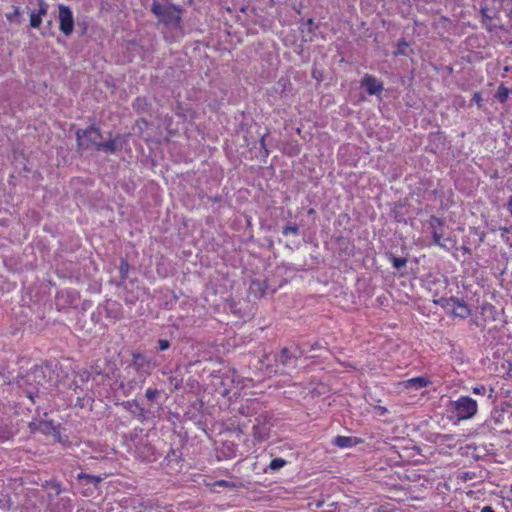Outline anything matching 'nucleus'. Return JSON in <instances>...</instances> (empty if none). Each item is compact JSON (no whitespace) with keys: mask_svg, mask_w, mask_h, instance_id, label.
<instances>
[{"mask_svg":"<svg viewBox=\"0 0 512 512\" xmlns=\"http://www.w3.org/2000/svg\"><path fill=\"white\" fill-rule=\"evenodd\" d=\"M45 382L46 369L39 365H34L25 372H19L14 379V383L24 391L33 403H35V398L39 397V387L44 386Z\"/></svg>","mask_w":512,"mask_h":512,"instance_id":"obj_1","label":"nucleus"},{"mask_svg":"<svg viewBox=\"0 0 512 512\" xmlns=\"http://www.w3.org/2000/svg\"><path fill=\"white\" fill-rule=\"evenodd\" d=\"M165 1L166 3L162 4L159 1L154 0L151 4V12L158 19L159 23H162L166 26L179 28L182 22V6L175 5L169 0Z\"/></svg>","mask_w":512,"mask_h":512,"instance_id":"obj_2","label":"nucleus"},{"mask_svg":"<svg viewBox=\"0 0 512 512\" xmlns=\"http://www.w3.org/2000/svg\"><path fill=\"white\" fill-rule=\"evenodd\" d=\"M76 142L79 149H88L91 146L98 149L103 136L99 127L95 124L88 126L85 129H77Z\"/></svg>","mask_w":512,"mask_h":512,"instance_id":"obj_3","label":"nucleus"},{"mask_svg":"<svg viewBox=\"0 0 512 512\" xmlns=\"http://www.w3.org/2000/svg\"><path fill=\"white\" fill-rule=\"evenodd\" d=\"M477 411V401L469 396H460L457 400L451 402V412L455 414L458 421L473 418Z\"/></svg>","mask_w":512,"mask_h":512,"instance_id":"obj_4","label":"nucleus"},{"mask_svg":"<svg viewBox=\"0 0 512 512\" xmlns=\"http://www.w3.org/2000/svg\"><path fill=\"white\" fill-rule=\"evenodd\" d=\"M30 433H41L43 435H51L56 442H61V434L59 427L54 425L52 421L43 419H34L28 424Z\"/></svg>","mask_w":512,"mask_h":512,"instance_id":"obj_5","label":"nucleus"},{"mask_svg":"<svg viewBox=\"0 0 512 512\" xmlns=\"http://www.w3.org/2000/svg\"><path fill=\"white\" fill-rule=\"evenodd\" d=\"M117 370L116 362L110 358L97 359L91 366L92 373L96 377L101 376L103 382L106 379H111Z\"/></svg>","mask_w":512,"mask_h":512,"instance_id":"obj_6","label":"nucleus"},{"mask_svg":"<svg viewBox=\"0 0 512 512\" xmlns=\"http://www.w3.org/2000/svg\"><path fill=\"white\" fill-rule=\"evenodd\" d=\"M440 302L442 306L450 311L453 315L462 319L467 318L471 314V310L464 300H460L455 297L441 298Z\"/></svg>","mask_w":512,"mask_h":512,"instance_id":"obj_7","label":"nucleus"},{"mask_svg":"<svg viewBox=\"0 0 512 512\" xmlns=\"http://www.w3.org/2000/svg\"><path fill=\"white\" fill-rule=\"evenodd\" d=\"M59 29L65 36H70L74 31L73 12L69 6L60 4L58 6Z\"/></svg>","mask_w":512,"mask_h":512,"instance_id":"obj_8","label":"nucleus"},{"mask_svg":"<svg viewBox=\"0 0 512 512\" xmlns=\"http://www.w3.org/2000/svg\"><path fill=\"white\" fill-rule=\"evenodd\" d=\"M109 136L107 141H101L97 151L113 154L123 148L124 141L121 134H116L115 137L112 138V132H109Z\"/></svg>","mask_w":512,"mask_h":512,"instance_id":"obj_9","label":"nucleus"},{"mask_svg":"<svg viewBox=\"0 0 512 512\" xmlns=\"http://www.w3.org/2000/svg\"><path fill=\"white\" fill-rule=\"evenodd\" d=\"M299 356L288 348H283L279 354L275 355L274 360L278 365H282L283 368H295Z\"/></svg>","mask_w":512,"mask_h":512,"instance_id":"obj_10","label":"nucleus"},{"mask_svg":"<svg viewBox=\"0 0 512 512\" xmlns=\"http://www.w3.org/2000/svg\"><path fill=\"white\" fill-rule=\"evenodd\" d=\"M361 86L366 89L369 95L379 94L384 89L383 83L370 74L364 75L361 80Z\"/></svg>","mask_w":512,"mask_h":512,"instance_id":"obj_11","label":"nucleus"},{"mask_svg":"<svg viewBox=\"0 0 512 512\" xmlns=\"http://www.w3.org/2000/svg\"><path fill=\"white\" fill-rule=\"evenodd\" d=\"M38 9L33 10L30 13V26L33 28H39L42 24V16H45L48 11V4L43 0H37Z\"/></svg>","mask_w":512,"mask_h":512,"instance_id":"obj_12","label":"nucleus"},{"mask_svg":"<svg viewBox=\"0 0 512 512\" xmlns=\"http://www.w3.org/2000/svg\"><path fill=\"white\" fill-rule=\"evenodd\" d=\"M15 377L10 369V362L6 359H0V385L14 383Z\"/></svg>","mask_w":512,"mask_h":512,"instance_id":"obj_13","label":"nucleus"},{"mask_svg":"<svg viewBox=\"0 0 512 512\" xmlns=\"http://www.w3.org/2000/svg\"><path fill=\"white\" fill-rule=\"evenodd\" d=\"M363 440L358 437L351 436H336L332 443L339 448H350L356 446L357 444H361Z\"/></svg>","mask_w":512,"mask_h":512,"instance_id":"obj_14","label":"nucleus"},{"mask_svg":"<svg viewBox=\"0 0 512 512\" xmlns=\"http://www.w3.org/2000/svg\"><path fill=\"white\" fill-rule=\"evenodd\" d=\"M267 289V284L264 280H252L249 285V294L256 299L263 297Z\"/></svg>","mask_w":512,"mask_h":512,"instance_id":"obj_15","label":"nucleus"},{"mask_svg":"<svg viewBox=\"0 0 512 512\" xmlns=\"http://www.w3.org/2000/svg\"><path fill=\"white\" fill-rule=\"evenodd\" d=\"M132 107L138 114H147L151 112L152 103L146 97L139 96L133 101Z\"/></svg>","mask_w":512,"mask_h":512,"instance_id":"obj_16","label":"nucleus"},{"mask_svg":"<svg viewBox=\"0 0 512 512\" xmlns=\"http://www.w3.org/2000/svg\"><path fill=\"white\" fill-rule=\"evenodd\" d=\"M149 365V360L141 352H132V362L130 366L134 367L137 372L142 371L146 366Z\"/></svg>","mask_w":512,"mask_h":512,"instance_id":"obj_17","label":"nucleus"},{"mask_svg":"<svg viewBox=\"0 0 512 512\" xmlns=\"http://www.w3.org/2000/svg\"><path fill=\"white\" fill-rule=\"evenodd\" d=\"M429 383L430 380L423 376L411 378L403 382L405 388H413L415 390L427 387Z\"/></svg>","mask_w":512,"mask_h":512,"instance_id":"obj_18","label":"nucleus"},{"mask_svg":"<svg viewBox=\"0 0 512 512\" xmlns=\"http://www.w3.org/2000/svg\"><path fill=\"white\" fill-rule=\"evenodd\" d=\"M77 480L79 481H85L87 484H92L96 489H98L100 483L102 482L103 478L97 475H90L86 474L84 472H81L77 475Z\"/></svg>","mask_w":512,"mask_h":512,"instance_id":"obj_19","label":"nucleus"},{"mask_svg":"<svg viewBox=\"0 0 512 512\" xmlns=\"http://www.w3.org/2000/svg\"><path fill=\"white\" fill-rule=\"evenodd\" d=\"M299 350V355H303L305 353H312L311 354V357L312 358H316V357H320L321 354H317L315 353L317 350H326L327 347L324 346L321 342L319 341H316L314 342L313 344L309 345V349L306 350V349H302L301 347H298L297 348Z\"/></svg>","mask_w":512,"mask_h":512,"instance_id":"obj_20","label":"nucleus"},{"mask_svg":"<svg viewBox=\"0 0 512 512\" xmlns=\"http://www.w3.org/2000/svg\"><path fill=\"white\" fill-rule=\"evenodd\" d=\"M93 402H94V398H93V396H91L89 394H85L83 396H77V399L75 402V407H79L82 409L87 408L89 411H91Z\"/></svg>","mask_w":512,"mask_h":512,"instance_id":"obj_21","label":"nucleus"},{"mask_svg":"<svg viewBox=\"0 0 512 512\" xmlns=\"http://www.w3.org/2000/svg\"><path fill=\"white\" fill-rule=\"evenodd\" d=\"M510 93H512V89H509L507 88L506 86H504L503 84H501L498 89H497V92L495 94V98L500 102V103H504Z\"/></svg>","mask_w":512,"mask_h":512,"instance_id":"obj_22","label":"nucleus"},{"mask_svg":"<svg viewBox=\"0 0 512 512\" xmlns=\"http://www.w3.org/2000/svg\"><path fill=\"white\" fill-rule=\"evenodd\" d=\"M389 260L391 261L393 267L397 270L402 269L407 264V259L403 257H396L394 254L390 253L388 256Z\"/></svg>","mask_w":512,"mask_h":512,"instance_id":"obj_23","label":"nucleus"},{"mask_svg":"<svg viewBox=\"0 0 512 512\" xmlns=\"http://www.w3.org/2000/svg\"><path fill=\"white\" fill-rule=\"evenodd\" d=\"M139 386V382L136 380L128 381L127 383H121L120 388L123 390L126 396L130 395L131 392Z\"/></svg>","mask_w":512,"mask_h":512,"instance_id":"obj_24","label":"nucleus"},{"mask_svg":"<svg viewBox=\"0 0 512 512\" xmlns=\"http://www.w3.org/2000/svg\"><path fill=\"white\" fill-rule=\"evenodd\" d=\"M286 465V461L282 458H274L269 464L270 470L277 471Z\"/></svg>","mask_w":512,"mask_h":512,"instance_id":"obj_25","label":"nucleus"},{"mask_svg":"<svg viewBox=\"0 0 512 512\" xmlns=\"http://www.w3.org/2000/svg\"><path fill=\"white\" fill-rule=\"evenodd\" d=\"M129 268H130V266H129L128 261L125 259H121L120 266H119V272H120V276H121L122 280L127 278Z\"/></svg>","mask_w":512,"mask_h":512,"instance_id":"obj_26","label":"nucleus"},{"mask_svg":"<svg viewBox=\"0 0 512 512\" xmlns=\"http://www.w3.org/2000/svg\"><path fill=\"white\" fill-rule=\"evenodd\" d=\"M428 222L433 230H437L438 227H442L444 225L445 220L431 215Z\"/></svg>","mask_w":512,"mask_h":512,"instance_id":"obj_27","label":"nucleus"},{"mask_svg":"<svg viewBox=\"0 0 512 512\" xmlns=\"http://www.w3.org/2000/svg\"><path fill=\"white\" fill-rule=\"evenodd\" d=\"M160 396V391L156 388H148L145 397L149 402H154Z\"/></svg>","mask_w":512,"mask_h":512,"instance_id":"obj_28","label":"nucleus"},{"mask_svg":"<svg viewBox=\"0 0 512 512\" xmlns=\"http://www.w3.org/2000/svg\"><path fill=\"white\" fill-rule=\"evenodd\" d=\"M408 47V43L405 39H401L398 41L397 50L394 52L395 55H407L406 49Z\"/></svg>","mask_w":512,"mask_h":512,"instance_id":"obj_29","label":"nucleus"},{"mask_svg":"<svg viewBox=\"0 0 512 512\" xmlns=\"http://www.w3.org/2000/svg\"><path fill=\"white\" fill-rule=\"evenodd\" d=\"M282 234L284 236H287L288 234L298 235L299 234V227L296 224L286 225L282 229Z\"/></svg>","mask_w":512,"mask_h":512,"instance_id":"obj_30","label":"nucleus"},{"mask_svg":"<svg viewBox=\"0 0 512 512\" xmlns=\"http://www.w3.org/2000/svg\"><path fill=\"white\" fill-rule=\"evenodd\" d=\"M317 28L318 26L314 23L313 19H308L306 23L303 24L302 32L307 29L309 33H312Z\"/></svg>","mask_w":512,"mask_h":512,"instance_id":"obj_31","label":"nucleus"},{"mask_svg":"<svg viewBox=\"0 0 512 512\" xmlns=\"http://www.w3.org/2000/svg\"><path fill=\"white\" fill-rule=\"evenodd\" d=\"M20 16V9L18 6H13V12L6 14V19L9 22H13L17 17Z\"/></svg>","mask_w":512,"mask_h":512,"instance_id":"obj_32","label":"nucleus"},{"mask_svg":"<svg viewBox=\"0 0 512 512\" xmlns=\"http://www.w3.org/2000/svg\"><path fill=\"white\" fill-rule=\"evenodd\" d=\"M80 378L82 381H88L89 379H92L94 381L96 380V376L94 375V373H92L91 369L84 370L83 372H81Z\"/></svg>","mask_w":512,"mask_h":512,"instance_id":"obj_33","label":"nucleus"},{"mask_svg":"<svg viewBox=\"0 0 512 512\" xmlns=\"http://www.w3.org/2000/svg\"><path fill=\"white\" fill-rule=\"evenodd\" d=\"M432 238H433V241L436 245L440 246V247H445V245L442 243L441 239H442V234L438 232V230H433L432 231Z\"/></svg>","mask_w":512,"mask_h":512,"instance_id":"obj_34","label":"nucleus"},{"mask_svg":"<svg viewBox=\"0 0 512 512\" xmlns=\"http://www.w3.org/2000/svg\"><path fill=\"white\" fill-rule=\"evenodd\" d=\"M150 126V123L145 118H140L136 122V127H138L139 131L142 133L144 129L148 128Z\"/></svg>","mask_w":512,"mask_h":512,"instance_id":"obj_35","label":"nucleus"},{"mask_svg":"<svg viewBox=\"0 0 512 512\" xmlns=\"http://www.w3.org/2000/svg\"><path fill=\"white\" fill-rule=\"evenodd\" d=\"M13 434L10 430L0 428V440L1 441H8L12 438Z\"/></svg>","mask_w":512,"mask_h":512,"instance_id":"obj_36","label":"nucleus"},{"mask_svg":"<svg viewBox=\"0 0 512 512\" xmlns=\"http://www.w3.org/2000/svg\"><path fill=\"white\" fill-rule=\"evenodd\" d=\"M268 133L264 134L260 139V146H261V152H263L264 156H268L269 150L267 149L265 138L267 137Z\"/></svg>","mask_w":512,"mask_h":512,"instance_id":"obj_37","label":"nucleus"},{"mask_svg":"<svg viewBox=\"0 0 512 512\" xmlns=\"http://www.w3.org/2000/svg\"><path fill=\"white\" fill-rule=\"evenodd\" d=\"M170 347V342L167 339L158 340V349L160 351H165Z\"/></svg>","mask_w":512,"mask_h":512,"instance_id":"obj_38","label":"nucleus"},{"mask_svg":"<svg viewBox=\"0 0 512 512\" xmlns=\"http://www.w3.org/2000/svg\"><path fill=\"white\" fill-rule=\"evenodd\" d=\"M471 101L476 103L478 107H481L482 106V101H483L481 93L475 92L473 94V97H472Z\"/></svg>","mask_w":512,"mask_h":512,"instance_id":"obj_39","label":"nucleus"},{"mask_svg":"<svg viewBox=\"0 0 512 512\" xmlns=\"http://www.w3.org/2000/svg\"><path fill=\"white\" fill-rule=\"evenodd\" d=\"M312 77L314 79H316L317 81H322L323 79V73L322 71L318 70V69H313L312 70Z\"/></svg>","mask_w":512,"mask_h":512,"instance_id":"obj_40","label":"nucleus"},{"mask_svg":"<svg viewBox=\"0 0 512 512\" xmlns=\"http://www.w3.org/2000/svg\"><path fill=\"white\" fill-rule=\"evenodd\" d=\"M480 13H481L483 19H485V20H492L493 19V17L488 14V8L487 7H482L481 10H480Z\"/></svg>","mask_w":512,"mask_h":512,"instance_id":"obj_41","label":"nucleus"},{"mask_svg":"<svg viewBox=\"0 0 512 512\" xmlns=\"http://www.w3.org/2000/svg\"><path fill=\"white\" fill-rule=\"evenodd\" d=\"M51 488L56 492L57 495H59L62 492L61 484L59 482H52Z\"/></svg>","mask_w":512,"mask_h":512,"instance_id":"obj_42","label":"nucleus"},{"mask_svg":"<svg viewBox=\"0 0 512 512\" xmlns=\"http://www.w3.org/2000/svg\"><path fill=\"white\" fill-rule=\"evenodd\" d=\"M486 390L487 389L485 386H477V387H474L472 391L474 394L484 395L486 393Z\"/></svg>","mask_w":512,"mask_h":512,"instance_id":"obj_43","label":"nucleus"},{"mask_svg":"<svg viewBox=\"0 0 512 512\" xmlns=\"http://www.w3.org/2000/svg\"><path fill=\"white\" fill-rule=\"evenodd\" d=\"M253 436L258 439V440H263L264 437L262 436L261 432L259 431V427L258 426H254L253 427Z\"/></svg>","mask_w":512,"mask_h":512,"instance_id":"obj_44","label":"nucleus"},{"mask_svg":"<svg viewBox=\"0 0 512 512\" xmlns=\"http://www.w3.org/2000/svg\"><path fill=\"white\" fill-rule=\"evenodd\" d=\"M215 486H229V487H234V484H230L228 481H225V480H220V481H217L215 482L214 484Z\"/></svg>","mask_w":512,"mask_h":512,"instance_id":"obj_45","label":"nucleus"},{"mask_svg":"<svg viewBox=\"0 0 512 512\" xmlns=\"http://www.w3.org/2000/svg\"><path fill=\"white\" fill-rule=\"evenodd\" d=\"M500 231L502 232V238L505 237L506 234H508L510 232V228L508 227H500Z\"/></svg>","mask_w":512,"mask_h":512,"instance_id":"obj_46","label":"nucleus"},{"mask_svg":"<svg viewBox=\"0 0 512 512\" xmlns=\"http://www.w3.org/2000/svg\"><path fill=\"white\" fill-rule=\"evenodd\" d=\"M507 209H508V211L510 212V214L512 216V196H510L509 199H508Z\"/></svg>","mask_w":512,"mask_h":512,"instance_id":"obj_47","label":"nucleus"},{"mask_svg":"<svg viewBox=\"0 0 512 512\" xmlns=\"http://www.w3.org/2000/svg\"><path fill=\"white\" fill-rule=\"evenodd\" d=\"M481 512H495V510L491 506H484Z\"/></svg>","mask_w":512,"mask_h":512,"instance_id":"obj_48","label":"nucleus"},{"mask_svg":"<svg viewBox=\"0 0 512 512\" xmlns=\"http://www.w3.org/2000/svg\"><path fill=\"white\" fill-rule=\"evenodd\" d=\"M444 0H425V3H436V4H442Z\"/></svg>","mask_w":512,"mask_h":512,"instance_id":"obj_49","label":"nucleus"},{"mask_svg":"<svg viewBox=\"0 0 512 512\" xmlns=\"http://www.w3.org/2000/svg\"><path fill=\"white\" fill-rule=\"evenodd\" d=\"M462 250H463L464 252H466V253H470V249H469L468 247H466V246H463V247H462Z\"/></svg>","mask_w":512,"mask_h":512,"instance_id":"obj_50","label":"nucleus"},{"mask_svg":"<svg viewBox=\"0 0 512 512\" xmlns=\"http://www.w3.org/2000/svg\"><path fill=\"white\" fill-rule=\"evenodd\" d=\"M493 392H494L493 388H490V389H489V395H488V397H489V398H491V397H492Z\"/></svg>","mask_w":512,"mask_h":512,"instance_id":"obj_51","label":"nucleus"},{"mask_svg":"<svg viewBox=\"0 0 512 512\" xmlns=\"http://www.w3.org/2000/svg\"><path fill=\"white\" fill-rule=\"evenodd\" d=\"M441 21H448V18H447V17L442 16V17H441Z\"/></svg>","mask_w":512,"mask_h":512,"instance_id":"obj_52","label":"nucleus"},{"mask_svg":"<svg viewBox=\"0 0 512 512\" xmlns=\"http://www.w3.org/2000/svg\"><path fill=\"white\" fill-rule=\"evenodd\" d=\"M51 25H52V22L48 21L47 26H51Z\"/></svg>","mask_w":512,"mask_h":512,"instance_id":"obj_53","label":"nucleus"},{"mask_svg":"<svg viewBox=\"0 0 512 512\" xmlns=\"http://www.w3.org/2000/svg\"><path fill=\"white\" fill-rule=\"evenodd\" d=\"M422 1L424 2L425 0H422Z\"/></svg>","mask_w":512,"mask_h":512,"instance_id":"obj_54","label":"nucleus"}]
</instances>
